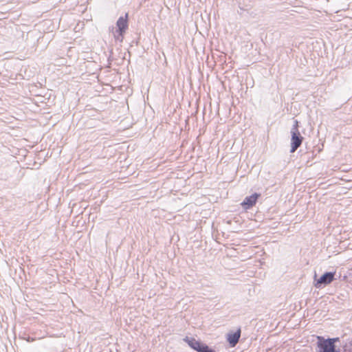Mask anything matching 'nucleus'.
<instances>
[{
  "label": "nucleus",
  "instance_id": "nucleus-1",
  "mask_svg": "<svg viewBox=\"0 0 352 352\" xmlns=\"http://www.w3.org/2000/svg\"><path fill=\"white\" fill-rule=\"evenodd\" d=\"M303 137L298 131V122L294 121V124L291 129V153L295 152L301 145Z\"/></svg>",
  "mask_w": 352,
  "mask_h": 352
},
{
  "label": "nucleus",
  "instance_id": "nucleus-2",
  "mask_svg": "<svg viewBox=\"0 0 352 352\" xmlns=\"http://www.w3.org/2000/svg\"><path fill=\"white\" fill-rule=\"evenodd\" d=\"M317 338L318 352H340V351L336 350V346L333 344L332 342H329L322 336H318Z\"/></svg>",
  "mask_w": 352,
  "mask_h": 352
},
{
  "label": "nucleus",
  "instance_id": "nucleus-3",
  "mask_svg": "<svg viewBox=\"0 0 352 352\" xmlns=\"http://www.w3.org/2000/svg\"><path fill=\"white\" fill-rule=\"evenodd\" d=\"M189 346L198 352H215L212 349L209 348L208 345L202 343L195 339H190L188 341Z\"/></svg>",
  "mask_w": 352,
  "mask_h": 352
},
{
  "label": "nucleus",
  "instance_id": "nucleus-4",
  "mask_svg": "<svg viewBox=\"0 0 352 352\" xmlns=\"http://www.w3.org/2000/svg\"><path fill=\"white\" fill-rule=\"evenodd\" d=\"M334 275L335 272H325L319 279L315 280V287L320 288L322 286H325L331 283L334 279Z\"/></svg>",
  "mask_w": 352,
  "mask_h": 352
},
{
  "label": "nucleus",
  "instance_id": "nucleus-5",
  "mask_svg": "<svg viewBox=\"0 0 352 352\" xmlns=\"http://www.w3.org/2000/svg\"><path fill=\"white\" fill-rule=\"evenodd\" d=\"M259 197L260 194L256 192L252 194L251 196L246 197L243 201L241 203V206L245 210L250 209L256 204Z\"/></svg>",
  "mask_w": 352,
  "mask_h": 352
},
{
  "label": "nucleus",
  "instance_id": "nucleus-6",
  "mask_svg": "<svg viewBox=\"0 0 352 352\" xmlns=\"http://www.w3.org/2000/svg\"><path fill=\"white\" fill-rule=\"evenodd\" d=\"M241 337V329H239L234 333H229L227 335V341L230 344V346H235Z\"/></svg>",
  "mask_w": 352,
  "mask_h": 352
},
{
  "label": "nucleus",
  "instance_id": "nucleus-7",
  "mask_svg": "<svg viewBox=\"0 0 352 352\" xmlns=\"http://www.w3.org/2000/svg\"><path fill=\"white\" fill-rule=\"evenodd\" d=\"M117 26L118 28V31L120 32V34L122 36V33L125 31L127 28V21L123 17H120L117 21Z\"/></svg>",
  "mask_w": 352,
  "mask_h": 352
},
{
  "label": "nucleus",
  "instance_id": "nucleus-8",
  "mask_svg": "<svg viewBox=\"0 0 352 352\" xmlns=\"http://www.w3.org/2000/svg\"><path fill=\"white\" fill-rule=\"evenodd\" d=\"M351 346H352V340L349 344H346L344 346V352H351V350L348 349L349 347H351Z\"/></svg>",
  "mask_w": 352,
  "mask_h": 352
},
{
  "label": "nucleus",
  "instance_id": "nucleus-9",
  "mask_svg": "<svg viewBox=\"0 0 352 352\" xmlns=\"http://www.w3.org/2000/svg\"><path fill=\"white\" fill-rule=\"evenodd\" d=\"M327 340L329 342H332L333 344H335L336 342L339 341V338H328Z\"/></svg>",
  "mask_w": 352,
  "mask_h": 352
}]
</instances>
